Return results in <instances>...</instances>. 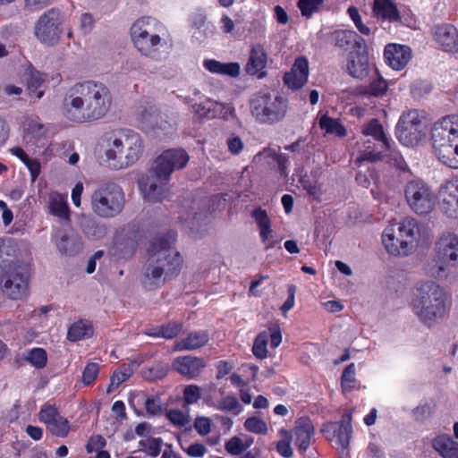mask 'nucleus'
Listing matches in <instances>:
<instances>
[{
    "mask_svg": "<svg viewBox=\"0 0 458 458\" xmlns=\"http://www.w3.org/2000/svg\"><path fill=\"white\" fill-rule=\"evenodd\" d=\"M173 369L183 377H194L200 372V359L192 356H182L174 360Z\"/></svg>",
    "mask_w": 458,
    "mask_h": 458,
    "instance_id": "24",
    "label": "nucleus"
},
{
    "mask_svg": "<svg viewBox=\"0 0 458 458\" xmlns=\"http://www.w3.org/2000/svg\"><path fill=\"white\" fill-rule=\"evenodd\" d=\"M182 329V324L179 321H169L166 324L148 328L145 335L152 337L173 339L176 337Z\"/></svg>",
    "mask_w": 458,
    "mask_h": 458,
    "instance_id": "31",
    "label": "nucleus"
},
{
    "mask_svg": "<svg viewBox=\"0 0 458 458\" xmlns=\"http://www.w3.org/2000/svg\"><path fill=\"white\" fill-rule=\"evenodd\" d=\"M267 64V53L264 47L258 44L251 47L250 56L245 66L246 72L250 75L258 74L259 78H263L266 72L262 70Z\"/></svg>",
    "mask_w": 458,
    "mask_h": 458,
    "instance_id": "23",
    "label": "nucleus"
},
{
    "mask_svg": "<svg viewBox=\"0 0 458 458\" xmlns=\"http://www.w3.org/2000/svg\"><path fill=\"white\" fill-rule=\"evenodd\" d=\"M267 337L265 334H259L257 335L254 344L252 347L253 354L259 359H264L267 357Z\"/></svg>",
    "mask_w": 458,
    "mask_h": 458,
    "instance_id": "51",
    "label": "nucleus"
},
{
    "mask_svg": "<svg viewBox=\"0 0 458 458\" xmlns=\"http://www.w3.org/2000/svg\"><path fill=\"white\" fill-rule=\"evenodd\" d=\"M295 293L296 286L294 284H289L287 287V299L281 307V310L283 313H286L287 311L293 308Z\"/></svg>",
    "mask_w": 458,
    "mask_h": 458,
    "instance_id": "64",
    "label": "nucleus"
},
{
    "mask_svg": "<svg viewBox=\"0 0 458 458\" xmlns=\"http://www.w3.org/2000/svg\"><path fill=\"white\" fill-rule=\"evenodd\" d=\"M386 157H390L394 160V165L401 169L404 170L406 167V163L404 159L393 149L391 147V152L389 150H386L381 147V149L378 151L375 150H364L360 157V160L368 161L371 163H376L378 161H382Z\"/></svg>",
    "mask_w": 458,
    "mask_h": 458,
    "instance_id": "25",
    "label": "nucleus"
},
{
    "mask_svg": "<svg viewBox=\"0 0 458 458\" xmlns=\"http://www.w3.org/2000/svg\"><path fill=\"white\" fill-rule=\"evenodd\" d=\"M395 135L404 146L417 145L424 136L422 116L418 110L403 113L396 124Z\"/></svg>",
    "mask_w": 458,
    "mask_h": 458,
    "instance_id": "12",
    "label": "nucleus"
},
{
    "mask_svg": "<svg viewBox=\"0 0 458 458\" xmlns=\"http://www.w3.org/2000/svg\"><path fill=\"white\" fill-rule=\"evenodd\" d=\"M81 238L76 233H62L56 241V247L58 250L69 256L78 254L82 250Z\"/></svg>",
    "mask_w": 458,
    "mask_h": 458,
    "instance_id": "29",
    "label": "nucleus"
},
{
    "mask_svg": "<svg viewBox=\"0 0 458 458\" xmlns=\"http://www.w3.org/2000/svg\"><path fill=\"white\" fill-rule=\"evenodd\" d=\"M177 233L169 230L165 233L156 235L148 250L149 258L142 284L149 290L159 287L167 279L179 275L182 259L178 251L172 250Z\"/></svg>",
    "mask_w": 458,
    "mask_h": 458,
    "instance_id": "2",
    "label": "nucleus"
},
{
    "mask_svg": "<svg viewBox=\"0 0 458 458\" xmlns=\"http://www.w3.org/2000/svg\"><path fill=\"white\" fill-rule=\"evenodd\" d=\"M347 72L352 77L359 80H363L369 76V64L366 44L363 47L350 51Z\"/></svg>",
    "mask_w": 458,
    "mask_h": 458,
    "instance_id": "16",
    "label": "nucleus"
},
{
    "mask_svg": "<svg viewBox=\"0 0 458 458\" xmlns=\"http://www.w3.org/2000/svg\"><path fill=\"white\" fill-rule=\"evenodd\" d=\"M166 418L173 425L177 427H184L191 420L189 415L185 414L183 411L177 409H171L167 411Z\"/></svg>",
    "mask_w": 458,
    "mask_h": 458,
    "instance_id": "49",
    "label": "nucleus"
},
{
    "mask_svg": "<svg viewBox=\"0 0 458 458\" xmlns=\"http://www.w3.org/2000/svg\"><path fill=\"white\" fill-rule=\"evenodd\" d=\"M431 142L437 158L445 165L458 168V116L447 115L431 129Z\"/></svg>",
    "mask_w": 458,
    "mask_h": 458,
    "instance_id": "6",
    "label": "nucleus"
},
{
    "mask_svg": "<svg viewBox=\"0 0 458 458\" xmlns=\"http://www.w3.org/2000/svg\"><path fill=\"white\" fill-rule=\"evenodd\" d=\"M189 161L188 153L182 148H170L163 151L156 161L153 172L158 183L147 178L139 182L145 200L150 203L162 202L169 196L166 186L174 170L182 169Z\"/></svg>",
    "mask_w": 458,
    "mask_h": 458,
    "instance_id": "3",
    "label": "nucleus"
},
{
    "mask_svg": "<svg viewBox=\"0 0 458 458\" xmlns=\"http://www.w3.org/2000/svg\"><path fill=\"white\" fill-rule=\"evenodd\" d=\"M157 22L150 17L138 19L131 28V37L135 47L146 56H154L162 38L155 28Z\"/></svg>",
    "mask_w": 458,
    "mask_h": 458,
    "instance_id": "9",
    "label": "nucleus"
},
{
    "mask_svg": "<svg viewBox=\"0 0 458 458\" xmlns=\"http://www.w3.org/2000/svg\"><path fill=\"white\" fill-rule=\"evenodd\" d=\"M324 1L325 0H298L297 6L301 15L309 19L314 13L319 10Z\"/></svg>",
    "mask_w": 458,
    "mask_h": 458,
    "instance_id": "40",
    "label": "nucleus"
},
{
    "mask_svg": "<svg viewBox=\"0 0 458 458\" xmlns=\"http://www.w3.org/2000/svg\"><path fill=\"white\" fill-rule=\"evenodd\" d=\"M244 428L252 433L266 434L267 432V423L257 417L248 418L244 422Z\"/></svg>",
    "mask_w": 458,
    "mask_h": 458,
    "instance_id": "48",
    "label": "nucleus"
},
{
    "mask_svg": "<svg viewBox=\"0 0 458 458\" xmlns=\"http://www.w3.org/2000/svg\"><path fill=\"white\" fill-rule=\"evenodd\" d=\"M166 375V369L160 364H156L144 371V377L149 381L161 379Z\"/></svg>",
    "mask_w": 458,
    "mask_h": 458,
    "instance_id": "61",
    "label": "nucleus"
},
{
    "mask_svg": "<svg viewBox=\"0 0 458 458\" xmlns=\"http://www.w3.org/2000/svg\"><path fill=\"white\" fill-rule=\"evenodd\" d=\"M432 411L428 403L418 405L411 411L412 417L417 422H424L431 416Z\"/></svg>",
    "mask_w": 458,
    "mask_h": 458,
    "instance_id": "56",
    "label": "nucleus"
},
{
    "mask_svg": "<svg viewBox=\"0 0 458 458\" xmlns=\"http://www.w3.org/2000/svg\"><path fill=\"white\" fill-rule=\"evenodd\" d=\"M228 150L233 155H238L243 148V142L239 136L231 134L226 140Z\"/></svg>",
    "mask_w": 458,
    "mask_h": 458,
    "instance_id": "62",
    "label": "nucleus"
},
{
    "mask_svg": "<svg viewBox=\"0 0 458 458\" xmlns=\"http://www.w3.org/2000/svg\"><path fill=\"white\" fill-rule=\"evenodd\" d=\"M362 133L365 135L372 136L376 140L380 141L382 148L391 152V140L386 137L382 124L377 119L370 120L362 128Z\"/></svg>",
    "mask_w": 458,
    "mask_h": 458,
    "instance_id": "32",
    "label": "nucleus"
},
{
    "mask_svg": "<svg viewBox=\"0 0 458 458\" xmlns=\"http://www.w3.org/2000/svg\"><path fill=\"white\" fill-rule=\"evenodd\" d=\"M440 208L442 211L447 215V216L454 218L458 216V200L451 194L446 193V195L442 199Z\"/></svg>",
    "mask_w": 458,
    "mask_h": 458,
    "instance_id": "45",
    "label": "nucleus"
},
{
    "mask_svg": "<svg viewBox=\"0 0 458 458\" xmlns=\"http://www.w3.org/2000/svg\"><path fill=\"white\" fill-rule=\"evenodd\" d=\"M113 105V95L103 82L94 80L78 81L64 94L62 110L71 122L88 123L104 118Z\"/></svg>",
    "mask_w": 458,
    "mask_h": 458,
    "instance_id": "1",
    "label": "nucleus"
},
{
    "mask_svg": "<svg viewBox=\"0 0 458 458\" xmlns=\"http://www.w3.org/2000/svg\"><path fill=\"white\" fill-rule=\"evenodd\" d=\"M225 450L233 455H239L244 451L243 441L239 437H233L226 442Z\"/></svg>",
    "mask_w": 458,
    "mask_h": 458,
    "instance_id": "60",
    "label": "nucleus"
},
{
    "mask_svg": "<svg viewBox=\"0 0 458 458\" xmlns=\"http://www.w3.org/2000/svg\"><path fill=\"white\" fill-rule=\"evenodd\" d=\"M335 47L344 51L356 50L365 47V39L353 30H336L332 34Z\"/></svg>",
    "mask_w": 458,
    "mask_h": 458,
    "instance_id": "21",
    "label": "nucleus"
},
{
    "mask_svg": "<svg viewBox=\"0 0 458 458\" xmlns=\"http://www.w3.org/2000/svg\"><path fill=\"white\" fill-rule=\"evenodd\" d=\"M124 206V192L115 182L100 184L91 194L92 211L99 217H115L123 212Z\"/></svg>",
    "mask_w": 458,
    "mask_h": 458,
    "instance_id": "7",
    "label": "nucleus"
},
{
    "mask_svg": "<svg viewBox=\"0 0 458 458\" xmlns=\"http://www.w3.org/2000/svg\"><path fill=\"white\" fill-rule=\"evenodd\" d=\"M386 62L394 70H402L411 57V48L404 45L387 44L384 50Z\"/></svg>",
    "mask_w": 458,
    "mask_h": 458,
    "instance_id": "18",
    "label": "nucleus"
},
{
    "mask_svg": "<svg viewBox=\"0 0 458 458\" xmlns=\"http://www.w3.org/2000/svg\"><path fill=\"white\" fill-rule=\"evenodd\" d=\"M435 251L437 259L441 265L433 276L442 277L445 276V267L458 265V236L454 233L442 235L436 242Z\"/></svg>",
    "mask_w": 458,
    "mask_h": 458,
    "instance_id": "14",
    "label": "nucleus"
},
{
    "mask_svg": "<svg viewBox=\"0 0 458 458\" xmlns=\"http://www.w3.org/2000/svg\"><path fill=\"white\" fill-rule=\"evenodd\" d=\"M131 375H132V369L130 366H127L125 364L120 366L116 370H114L113 372V374L110 377V384L107 387L106 392L108 394L112 393L122 383L128 380Z\"/></svg>",
    "mask_w": 458,
    "mask_h": 458,
    "instance_id": "35",
    "label": "nucleus"
},
{
    "mask_svg": "<svg viewBox=\"0 0 458 458\" xmlns=\"http://www.w3.org/2000/svg\"><path fill=\"white\" fill-rule=\"evenodd\" d=\"M26 360L35 368L42 369L47 365V352L43 348H33L28 352Z\"/></svg>",
    "mask_w": 458,
    "mask_h": 458,
    "instance_id": "39",
    "label": "nucleus"
},
{
    "mask_svg": "<svg viewBox=\"0 0 458 458\" xmlns=\"http://www.w3.org/2000/svg\"><path fill=\"white\" fill-rule=\"evenodd\" d=\"M63 17L56 8L46 11L35 24V35L42 43L53 46L63 32Z\"/></svg>",
    "mask_w": 458,
    "mask_h": 458,
    "instance_id": "13",
    "label": "nucleus"
},
{
    "mask_svg": "<svg viewBox=\"0 0 458 458\" xmlns=\"http://www.w3.org/2000/svg\"><path fill=\"white\" fill-rule=\"evenodd\" d=\"M191 429L185 430L182 433L181 437H179V441L181 443L182 447L186 451V453L192 457H200V443L195 442L193 444L189 445L186 448L183 446L182 442L187 441L188 437L190 436V432Z\"/></svg>",
    "mask_w": 458,
    "mask_h": 458,
    "instance_id": "54",
    "label": "nucleus"
},
{
    "mask_svg": "<svg viewBox=\"0 0 458 458\" xmlns=\"http://www.w3.org/2000/svg\"><path fill=\"white\" fill-rule=\"evenodd\" d=\"M144 407L148 415L155 416L162 412V403L160 397L157 395L148 396L144 403Z\"/></svg>",
    "mask_w": 458,
    "mask_h": 458,
    "instance_id": "52",
    "label": "nucleus"
},
{
    "mask_svg": "<svg viewBox=\"0 0 458 458\" xmlns=\"http://www.w3.org/2000/svg\"><path fill=\"white\" fill-rule=\"evenodd\" d=\"M84 233L93 239H100L106 234V230L104 225L91 221L85 226Z\"/></svg>",
    "mask_w": 458,
    "mask_h": 458,
    "instance_id": "55",
    "label": "nucleus"
},
{
    "mask_svg": "<svg viewBox=\"0 0 458 458\" xmlns=\"http://www.w3.org/2000/svg\"><path fill=\"white\" fill-rule=\"evenodd\" d=\"M251 216L255 219L259 229H266L267 226H271V221L265 209L261 208H255L251 213Z\"/></svg>",
    "mask_w": 458,
    "mask_h": 458,
    "instance_id": "57",
    "label": "nucleus"
},
{
    "mask_svg": "<svg viewBox=\"0 0 458 458\" xmlns=\"http://www.w3.org/2000/svg\"><path fill=\"white\" fill-rule=\"evenodd\" d=\"M100 366L97 362H89L82 371V383L84 386H92L99 374Z\"/></svg>",
    "mask_w": 458,
    "mask_h": 458,
    "instance_id": "43",
    "label": "nucleus"
},
{
    "mask_svg": "<svg viewBox=\"0 0 458 458\" xmlns=\"http://www.w3.org/2000/svg\"><path fill=\"white\" fill-rule=\"evenodd\" d=\"M139 445L148 455L157 457L162 451L163 440L160 437H148L140 440Z\"/></svg>",
    "mask_w": 458,
    "mask_h": 458,
    "instance_id": "38",
    "label": "nucleus"
},
{
    "mask_svg": "<svg viewBox=\"0 0 458 458\" xmlns=\"http://www.w3.org/2000/svg\"><path fill=\"white\" fill-rule=\"evenodd\" d=\"M222 110H224V104L220 102L208 99L205 103H202V117L207 119L218 117Z\"/></svg>",
    "mask_w": 458,
    "mask_h": 458,
    "instance_id": "42",
    "label": "nucleus"
},
{
    "mask_svg": "<svg viewBox=\"0 0 458 458\" xmlns=\"http://www.w3.org/2000/svg\"><path fill=\"white\" fill-rule=\"evenodd\" d=\"M50 213L61 219H68L70 216L67 202L62 199H54L49 203Z\"/></svg>",
    "mask_w": 458,
    "mask_h": 458,
    "instance_id": "41",
    "label": "nucleus"
},
{
    "mask_svg": "<svg viewBox=\"0 0 458 458\" xmlns=\"http://www.w3.org/2000/svg\"><path fill=\"white\" fill-rule=\"evenodd\" d=\"M319 126L328 134H335L339 137L346 135V129L337 120L327 115H323L319 120Z\"/></svg>",
    "mask_w": 458,
    "mask_h": 458,
    "instance_id": "36",
    "label": "nucleus"
},
{
    "mask_svg": "<svg viewBox=\"0 0 458 458\" xmlns=\"http://www.w3.org/2000/svg\"><path fill=\"white\" fill-rule=\"evenodd\" d=\"M387 89L388 84L386 81L380 75H377V78L370 82L368 92L373 97H381L386 92Z\"/></svg>",
    "mask_w": 458,
    "mask_h": 458,
    "instance_id": "50",
    "label": "nucleus"
},
{
    "mask_svg": "<svg viewBox=\"0 0 458 458\" xmlns=\"http://www.w3.org/2000/svg\"><path fill=\"white\" fill-rule=\"evenodd\" d=\"M355 382V365L350 363L347 365L341 376V386L344 392L349 391L352 388V384Z\"/></svg>",
    "mask_w": 458,
    "mask_h": 458,
    "instance_id": "46",
    "label": "nucleus"
},
{
    "mask_svg": "<svg viewBox=\"0 0 458 458\" xmlns=\"http://www.w3.org/2000/svg\"><path fill=\"white\" fill-rule=\"evenodd\" d=\"M184 402L187 404L195 403L200 398V388L196 385H190L183 391Z\"/></svg>",
    "mask_w": 458,
    "mask_h": 458,
    "instance_id": "59",
    "label": "nucleus"
},
{
    "mask_svg": "<svg viewBox=\"0 0 458 458\" xmlns=\"http://www.w3.org/2000/svg\"><path fill=\"white\" fill-rule=\"evenodd\" d=\"M373 13L377 18L397 22L401 21L399 11L393 0H374Z\"/></svg>",
    "mask_w": 458,
    "mask_h": 458,
    "instance_id": "26",
    "label": "nucleus"
},
{
    "mask_svg": "<svg viewBox=\"0 0 458 458\" xmlns=\"http://www.w3.org/2000/svg\"><path fill=\"white\" fill-rule=\"evenodd\" d=\"M347 13L354 22L357 30L363 35H369L370 29L363 24L361 17L359 13L358 9L355 6H350L347 10Z\"/></svg>",
    "mask_w": 458,
    "mask_h": 458,
    "instance_id": "53",
    "label": "nucleus"
},
{
    "mask_svg": "<svg viewBox=\"0 0 458 458\" xmlns=\"http://www.w3.org/2000/svg\"><path fill=\"white\" fill-rule=\"evenodd\" d=\"M264 153L267 154L268 157H271L273 161H275L277 164L281 174L285 175V167L286 164L288 163V157L285 155L278 154L276 150L272 149H265Z\"/></svg>",
    "mask_w": 458,
    "mask_h": 458,
    "instance_id": "58",
    "label": "nucleus"
},
{
    "mask_svg": "<svg viewBox=\"0 0 458 458\" xmlns=\"http://www.w3.org/2000/svg\"><path fill=\"white\" fill-rule=\"evenodd\" d=\"M309 76V63L304 56L296 58L290 72H285L284 82L293 89H299L304 86Z\"/></svg>",
    "mask_w": 458,
    "mask_h": 458,
    "instance_id": "17",
    "label": "nucleus"
},
{
    "mask_svg": "<svg viewBox=\"0 0 458 458\" xmlns=\"http://www.w3.org/2000/svg\"><path fill=\"white\" fill-rule=\"evenodd\" d=\"M38 419L46 424L47 429L55 437H65L70 432V423L62 416L55 405L45 404L41 407Z\"/></svg>",
    "mask_w": 458,
    "mask_h": 458,
    "instance_id": "15",
    "label": "nucleus"
},
{
    "mask_svg": "<svg viewBox=\"0 0 458 458\" xmlns=\"http://www.w3.org/2000/svg\"><path fill=\"white\" fill-rule=\"evenodd\" d=\"M292 437L282 439L276 444L277 452L284 458H290L293 456V449L291 447Z\"/></svg>",
    "mask_w": 458,
    "mask_h": 458,
    "instance_id": "63",
    "label": "nucleus"
},
{
    "mask_svg": "<svg viewBox=\"0 0 458 458\" xmlns=\"http://www.w3.org/2000/svg\"><path fill=\"white\" fill-rule=\"evenodd\" d=\"M203 64L212 73L226 75L232 78L238 77L241 72V66L236 62L221 63L215 59H206Z\"/></svg>",
    "mask_w": 458,
    "mask_h": 458,
    "instance_id": "28",
    "label": "nucleus"
},
{
    "mask_svg": "<svg viewBox=\"0 0 458 458\" xmlns=\"http://www.w3.org/2000/svg\"><path fill=\"white\" fill-rule=\"evenodd\" d=\"M106 161L115 169L134 165L144 151L141 136L131 129H117L106 133Z\"/></svg>",
    "mask_w": 458,
    "mask_h": 458,
    "instance_id": "4",
    "label": "nucleus"
},
{
    "mask_svg": "<svg viewBox=\"0 0 458 458\" xmlns=\"http://www.w3.org/2000/svg\"><path fill=\"white\" fill-rule=\"evenodd\" d=\"M398 235L406 240L403 242V253H411L416 248L417 241L420 237V228L416 219L405 217L398 224Z\"/></svg>",
    "mask_w": 458,
    "mask_h": 458,
    "instance_id": "19",
    "label": "nucleus"
},
{
    "mask_svg": "<svg viewBox=\"0 0 458 458\" xmlns=\"http://www.w3.org/2000/svg\"><path fill=\"white\" fill-rule=\"evenodd\" d=\"M94 333L93 326L87 320H78L71 325L67 332V338L72 342H77L89 338Z\"/></svg>",
    "mask_w": 458,
    "mask_h": 458,
    "instance_id": "33",
    "label": "nucleus"
},
{
    "mask_svg": "<svg viewBox=\"0 0 458 458\" xmlns=\"http://www.w3.org/2000/svg\"><path fill=\"white\" fill-rule=\"evenodd\" d=\"M218 409L225 411H232L234 415H238L242 411V407L235 396L228 395L218 403Z\"/></svg>",
    "mask_w": 458,
    "mask_h": 458,
    "instance_id": "47",
    "label": "nucleus"
},
{
    "mask_svg": "<svg viewBox=\"0 0 458 458\" xmlns=\"http://www.w3.org/2000/svg\"><path fill=\"white\" fill-rule=\"evenodd\" d=\"M30 267L26 264L11 261L4 264L0 276L2 291L10 299L20 300L29 289Z\"/></svg>",
    "mask_w": 458,
    "mask_h": 458,
    "instance_id": "8",
    "label": "nucleus"
},
{
    "mask_svg": "<svg viewBox=\"0 0 458 458\" xmlns=\"http://www.w3.org/2000/svg\"><path fill=\"white\" fill-rule=\"evenodd\" d=\"M295 445L301 453L306 452L310 445L311 437L314 434L312 421L307 417H301L296 420L294 428Z\"/></svg>",
    "mask_w": 458,
    "mask_h": 458,
    "instance_id": "22",
    "label": "nucleus"
},
{
    "mask_svg": "<svg viewBox=\"0 0 458 458\" xmlns=\"http://www.w3.org/2000/svg\"><path fill=\"white\" fill-rule=\"evenodd\" d=\"M435 39L445 52L458 51V31L450 24H442L436 27Z\"/></svg>",
    "mask_w": 458,
    "mask_h": 458,
    "instance_id": "20",
    "label": "nucleus"
},
{
    "mask_svg": "<svg viewBox=\"0 0 458 458\" xmlns=\"http://www.w3.org/2000/svg\"><path fill=\"white\" fill-rule=\"evenodd\" d=\"M433 447L443 458H458V443L450 436L437 437L433 440Z\"/></svg>",
    "mask_w": 458,
    "mask_h": 458,
    "instance_id": "30",
    "label": "nucleus"
},
{
    "mask_svg": "<svg viewBox=\"0 0 458 458\" xmlns=\"http://www.w3.org/2000/svg\"><path fill=\"white\" fill-rule=\"evenodd\" d=\"M389 229H386L385 233L382 235V242L387 250V252L391 255L394 256H407L410 253H403L402 250L403 244V242H406L404 238L399 236L397 234L388 233Z\"/></svg>",
    "mask_w": 458,
    "mask_h": 458,
    "instance_id": "34",
    "label": "nucleus"
},
{
    "mask_svg": "<svg viewBox=\"0 0 458 458\" xmlns=\"http://www.w3.org/2000/svg\"><path fill=\"white\" fill-rule=\"evenodd\" d=\"M412 310L421 322L431 326L446 312V293L434 281L421 283L416 288Z\"/></svg>",
    "mask_w": 458,
    "mask_h": 458,
    "instance_id": "5",
    "label": "nucleus"
},
{
    "mask_svg": "<svg viewBox=\"0 0 458 458\" xmlns=\"http://www.w3.org/2000/svg\"><path fill=\"white\" fill-rule=\"evenodd\" d=\"M404 196L411 209L420 216L429 214L435 207V195L421 180L408 182L404 187Z\"/></svg>",
    "mask_w": 458,
    "mask_h": 458,
    "instance_id": "11",
    "label": "nucleus"
},
{
    "mask_svg": "<svg viewBox=\"0 0 458 458\" xmlns=\"http://www.w3.org/2000/svg\"><path fill=\"white\" fill-rule=\"evenodd\" d=\"M45 80L42 74L38 72H32L28 79L27 89L29 94L31 98H35V99H39L44 95V90L41 89V87L44 83Z\"/></svg>",
    "mask_w": 458,
    "mask_h": 458,
    "instance_id": "37",
    "label": "nucleus"
},
{
    "mask_svg": "<svg viewBox=\"0 0 458 458\" xmlns=\"http://www.w3.org/2000/svg\"><path fill=\"white\" fill-rule=\"evenodd\" d=\"M200 347V335H189L187 337L174 343L175 351L192 350Z\"/></svg>",
    "mask_w": 458,
    "mask_h": 458,
    "instance_id": "44",
    "label": "nucleus"
},
{
    "mask_svg": "<svg viewBox=\"0 0 458 458\" xmlns=\"http://www.w3.org/2000/svg\"><path fill=\"white\" fill-rule=\"evenodd\" d=\"M251 113L256 118L267 123L281 121L286 114L287 102L280 96L259 93L250 102Z\"/></svg>",
    "mask_w": 458,
    "mask_h": 458,
    "instance_id": "10",
    "label": "nucleus"
},
{
    "mask_svg": "<svg viewBox=\"0 0 458 458\" xmlns=\"http://www.w3.org/2000/svg\"><path fill=\"white\" fill-rule=\"evenodd\" d=\"M329 427L330 429L333 430L334 435L337 437L342 447H348L352 432V414L350 412H345L339 422L330 423Z\"/></svg>",
    "mask_w": 458,
    "mask_h": 458,
    "instance_id": "27",
    "label": "nucleus"
}]
</instances>
